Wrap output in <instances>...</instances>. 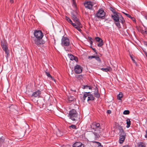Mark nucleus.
<instances>
[{
	"mask_svg": "<svg viewBox=\"0 0 147 147\" xmlns=\"http://www.w3.org/2000/svg\"><path fill=\"white\" fill-rule=\"evenodd\" d=\"M34 34L35 38H33V42L36 45V46L38 47L41 45L44 44V42L42 40L43 35L41 30L34 31Z\"/></svg>",
	"mask_w": 147,
	"mask_h": 147,
	"instance_id": "f257e3e1",
	"label": "nucleus"
},
{
	"mask_svg": "<svg viewBox=\"0 0 147 147\" xmlns=\"http://www.w3.org/2000/svg\"><path fill=\"white\" fill-rule=\"evenodd\" d=\"M78 116V113L76 111L75 109H72L69 112V117L73 121H76V118Z\"/></svg>",
	"mask_w": 147,
	"mask_h": 147,
	"instance_id": "f03ea898",
	"label": "nucleus"
},
{
	"mask_svg": "<svg viewBox=\"0 0 147 147\" xmlns=\"http://www.w3.org/2000/svg\"><path fill=\"white\" fill-rule=\"evenodd\" d=\"M95 3L91 1H85L84 3V5L86 8L90 10H93V7Z\"/></svg>",
	"mask_w": 147,
	"mask_h": 147,
	"instance_id": "7ed1b4c3",
	"label": "nucleus"
},
{
	"mask_svg": "<svg viewBox=\"0 0 147 147\" xmlns=\"http://www.w3.org/2000/svg\"><path fill=\"white\" fill-rule=\"evenodd\" d=\"M105 13L102 9H100L95 14V16L102 19L105 18Z\"/></svg>",
	"mask_w": 147,
	"mask_h": 147,
	"instance_id": "20e7f679",
	"label": "nucleus"
},
{
	"mask_svg": "<svg viewBox=\"0 0 147 147\" xmlns=\"http://www.w3.org/2000/svg\"><path fill=\"white\" fill-rule=\"evenodd\" d=\"M70 41L69 39L67 37L63 36L61 39V45L63 47H67L69 46Z\"/></svg>",
	"mask_w": 147,
	"mask_h": 147,
	"instance_id": "39448f33",
	"label": "nucleus"
},
{
	"mask_svg": "<svg viewBox=\"0 0 147 147\" xmlns=\"http://www.w3.org/2000/svg\"><path fill=\"white\" fill-rule=\"evenodd\" d=\"M91 128L94 131H101V127L98 123L96 122L93 123L91 125Z\"/></svg>",
	"mask_w": 147,
	"mask_h": 147,
	"instance_id": "423d86ee",
	"label": "nucleus"
},
{
	"mask_svg": "<svg viewBox=\"0 0 147 147\" xmlns=\"http://www.w3.org/2000/svg\"><path fill=\"white\" fill-rule=\"evenodd\" d=\"M75 23H71V24L75 28L79 31H81L80 28L82 27V25L80 22H75Z\"/></svg>",
	"mask_w": 147,
	"mask_h": 147,
	"instance_id": "0eeeda50",
	"label": "nucleus"
},
{
	"mask_svg": "<svg viewBox=\"0 0 147 147\" xmlns=\"http://www.w3.org/2000/svg\"><path fill=\"white\" fill-rule=\"evenodd\" d=\"M74 71L76 74L81 73L82 71V67L79 65H76L74 67Z\"/></svg>",
	"mask_w": 147,
	"mask_h": 147,
	"instance_id": "6e6552de",
	"label": "nucleus"
},
{
	"mask_svg": "<svg viewBox=\"0 0 147 147\" xmlns=\"http://www.w3.org/2000/svg\"><path fill=\"white\" fill-rule=\"evenodd\" d=\"M119 14V13H117L114 15H112V17L115 22H118L119 21V16L118 15Z\"/></svg>",
	"mask_w": 147,
	"mask_h": 147,
	"instance_id": "1a4fd4ad",
	"label": "nucleus"
},
{
	"mask_svg": "<svg viewBox=\"0 0 147 147\" xmlns=\"http://www.w3.org/2000/svg\"><path fill=\"white\" fill-rule=\"evenodd\" d=\"M93 132V134L94 136V139L95 140H96L98 139L100 137V135H101V131H95Z\"/></svg>",
	"mask_w": 147,
	"mask_h": 147,
	"instance_id": "9d476101",
	"label": "nucleus"
},
{
	"mask_svg": "<svg viewBox=\"0 0 147 147\" xmlns=\"http://www.w3.org/2000/svg\"><path fill=\"white\" fill-rule=\"evenodd\" d=\"M84 145L79 142H75L73 145V147H84Z\"/></svg>",
	"mask_w": 147,
	"mask_h": 147,
	"instance_id": "9b49d317",
	"label": "nucleus"
},
{
	"mask_svg": "<svg viewBox=\"0 0 147 147\" xmlns=\"http://www.w3.org/2000/svg\"><path fill=\"white\" fill-rule=\"evenodd\" d=\"M41 92L40 90H38L34 92L33 93L32 96L34 97H37L40 95Z\"/></svg>",
	"mask_w": 147,
	"mask_h": 147,
	"instance_id": "f8f14e48",
	"label": "nucleus"
},
{
	"mask_svg": "<svg viewBox=\"0 0 147 147\" xmlns=\"http://www.w3.org/2000/svg\"><path fill=\"white\" fill-rule=\"evenodd\" d=\"M2 49L5 51V53L7 55L9 54V51L6 45L5 46H3L2 47Z\"/></svg>",
	"mask_w": 147,
	"mask_h": 147,
	"instance_id": "ddd939ff",
	"label": "nucleus"
},
{
	"mask_svg": "<svg viewBox=\"0 0 147 147\" xmlns=\"http://www.w3.org/2000/svg\"><path fill=\"white\" fill-rule=\"evenodd\" d=\"M94 98L91 94H89L88 98H87V101H92L94 100Z\"/></svg>",
	"mask_w": 147,
	"mask_h": 147,
	"instance_id": "4468645a",
	"label": "nucleus"
},
{
	"mask_svg": "<svg viewBox=\"0 0 147 147\" xmlns=\"http://www.w3.org/2000/svg\"><path fill=\"white\" fill-rule=\"evenodd\" d=\"M126 137L120 136L119 142L120 144H122L124 141Z\"/></svg>",
	"mask_w": 147,
	"mask_h": 147,
	"instance_id": "2eb2a0df",
	"label": "nucleus"
},
{
	"mask_svg": "<svg viewBox=\"0 0 147 147\" xmlns=\"http://www.w3.org/2000/svg\"><path fill=\"white\" fill-rule=\"evenodd\" d=\"M94 95L95 97L98 98L100 97V94L97 89H95V90Z\"/></svg>",
	"mask_w": 147,
	"mask_h": 147,
	"instance_id": "dca6fc26",
	"label": "nucleus"
},
{
	"mask_svg": "<svg viewBox=\"0 0 147 147\" xmlns=\"http://www.w3.org/2000/svg\"><path fill=\"white\" fill-rule=\"evenodd\" d=\"M45 73L48 77L51 78L52 80L55 82V80L51 76L49 72L45 71Z\"/></svg>",
	"mask_w": 147,
	"mask_h": 147,
	"instance_id": "f3484780",
	"label": "nucleus"
},
{
	"mask_svg": "<svg viewBox=\"0 0 147 147\" xmlns=\"http://www.w3.org/2000/svg\"><path fill=\"white\" fill-rule=\"evenodd\" d=\"M72 19L75 22H79V19L77 18L76 16L74 14H73L72 16Z\"/></svg>",
	"mask_w": 147,
	"mask_h": 147,
	"instance_id": "a211bd4d",
	"label": "nucleus"
},
{
	"mask_svg": "<svg viewBox=\"0 0 147 147\" xmlns=\"http://www.w3.org/2000/svg\"><path fill=\"white\" fill-rule=\"evenodd\" d=\"M90 93V92H85L83 96V98L84 100H85L86 98L87 97L88 98L89 94Z\"/></svg>",
	"mask_w": 147,
	"mask_h": 147,
	"instance_id": "6ab92c4d",
	"label": "nucleus"
},
{
	"mask_svg": "<svg viewBox=\"0 0 147 147\" xmlns=\"http://www.w3.org/2000/svg\"><path fill=\"white\" fill-rule=\"evenodd\" d=\"M126 123L127 124L126 127L128 128L130 127L131 124V121L130 119L128 118L126 120Z\"/></svg>",
	"mask_w": 147,
	"mask_h": 147,
	"instance_id": "aec40b11",
	"label": "nucleus"
},
{
	"mask_svg": "<svg viewBox=\"0 0 147 147\" xmlns=\"http://www.w3.org/2000/svg\"><path fill=\"white\" fill-rule=\"evenodd\" d=\"M110 67H109L107 68H102L101 69L104 71L107 72L108 71H110Z\"/></svg>",
	"mask_w": 147,
	"mask_h": 147,
	"instance_id": "412c9836",
	"label": "nucleus"
},
{
	"mask_svg": "<svg viewBox=\"0 0 147 147\" xmlns=\"http://www.w3.org/2000/svg\"><path fill=\"white\" fill-rule=\"evenodd\" d=\"M119 136H123L126 137V134L124 130L119 132Z\"/></svg>",
	"mask_w": 147,
	"mask_h": 147,
	"instance_id": "4be33fe9",
	"label": "nucleus"
},
{
	"mask_svg": "<svg viewBox=\"0 0 147 147\" xmlns=\"http://www.w3.org/2000/svg\"><path fill=\"white\" fill-rule=\"evenodd\" d=\"M138 147H146L145 144L143 142H140L139 143Z\"/></svg>",
	"mask_w": 147,
	"mask_h": 147,
	"instance_id": "5701e85b",
	"label": "nucleus"
},
{
	"mask_svg": "<svg viewBox=\"0 0 147 147\" xmlns=\"http://www.w3.org/2000/svg\"><path fill=\"white\" fill-rule=\"evenodd\" d=\"M123 94L122 92H119V94L117 96V98L119 100H121V98L123 97Z\"/></svg>",
	"mask_w": 147,
	"mask_h": 147,
	"instance_id": "b1692460",
	"label": "nucleus"
},
{
	"mask_svg": "<svg viewBox=\"0 0 147 147\" xmlns=\"http://www.w3.org/2000/svg\"><path fill=\"white\" fill-rule=\"evenodd\" d=\"M65 19L70 24H71V23L72 22L71 20L68 17L66 16L65 17Z\"/></svg>",
	"mask_w": 147,
	"mask_h": 147,
	"instance_id": "393cba45",
	"label": "nucleus"
},
{
	"mask_svg": "<svg viewBox=\"0 0 147 147\" xmlns=\"http://www.w3.org/2000/svg\"><path fill=\"white\" fill-rule=\"evenodd\" d=\"M119 16V18L120 20L121 21V23L122 24H123V23L125 22V20L124 19H123V18L122 17V16L121 15H120Z\"/></svg>",
	"mask_w": 147,
	"mask_h": 147,
	"instance_id": "a878e982",
	"label": "nucleus"
},
{
	"mask_svg": "<svg viewBox=\"0 0 147 147\" xmlns=\"http://www.w3.org/2000/svg\"><path fill=\"white\" fill-rule=\"evenodd\" d=\"M98 46L99 47H102L103 44V40H101V41L98 42Z\"/></svg>",
	"mask_w": 147,
	"mask_h": 147,
	"instance_id": "bb28decb",
	"label": "nucleus"
},
{
	"mask_svg": "<svg viewBox=\"0 0 147 147\" xmlns=\"http://www.w3.org/2000/svg\"><path fill=\"white\" fill-rule=\"evenodd\" d=\"M92 87L89 86L87 85L83 86V88L84 89L88 88L89 89H91L92 88Z\"/></svg>",
	"mask_w": 147,
	"mask_h": 147,
	"instance_id": "cd10ccee",
	"label": "nucleus"
},
{
	"mask_svg": "<svg viewBox=\"0 0 147 147\" xmlns=\"http://www.w3.org/2000/svg\"><path fill=\"white\" fill-rule=\"evenodd\" d=\"M93 142L96 143L97 144V147H103V146L101 145V143L95 141Z\"/></svg>",
	"mask_w": 147,
	"mask_h": 147,
	"instance_id": "c85d7f7f",
	"label": "nucleus"
},
{
	"mask_svg": "<svg viewBox=\"0 0 147 147\" xmlns=\"http://www.w3.org/2000/svg\"><path fill=\"white\" fill-rule=\"evenodd\" d=\"M69 57L70 59L71 60H73L74 58V56L72 54H68Z\"/></svg>",
	"mask_w": 147,
	"mask_h": 147,
	"instance_id": "c756f323",
	"label": "nucleus"
},
{
	"mask_svg": "<svg viewBox=\"0 0 147 147\" xmlns=\"http://www.w3.org/2000/svg\"><path fill=\"white\" fill-rule=\"evenodd\" d=\"M130 113L129 111L128 110H125L123 112L124 115H128Z\"/></svg>",
	"mask_w": 147,
	"mask_h": 147,
	"instance_id": "7c9ffc66",
	"label": "nucleus"
},
{
	"mask_svg": "<svg viewBox=\"0 0 147 147\" xmlns=\"http://www.w3.org/2000/svg\"><path fill=\"white\" fill-rule=\"evenodd\" d=\"M115 24V25H116V26L118 27V28H121V26L120 23L119 22H116Z\"/></svg>",
	"mask_w": 147,
	"mask_h": 147,
	"instance_id": "2f4dec72",
	"label": "nucleus"
},
{
	"mask_svg": "<svg viewBox=\"0 0 147 147\" xmlns=\"http://www.w3.org/2000/svg\"><path fill=\"white\" fill-rule=\"evenodd\" d=\"M95 39L96 41L98 42L101 41V40H102L101 38L98 37H96L95 38Z\"/></svg>",
	"mask_w": 147,
	"mask_h": 147,
	"instance_id": "473e14b6",
	"label": "nucleus"
},
{
	"mask_svg": "<svg viewBox=\"0 0 147 147\" xmlns=\"http://www.w3.org/2000/svg\"><path fill=\"white\" fill-rule=\"evenodd\" d=\"M71 128L73 129H76V126L74 125H71L70 126H69Z\"/></svg>",
	"mask_w": 147,
	"mask_h": 147,
	"instance_id": "72a5a7b5",
	"label": "nucleus"
},
{
	"mask_svg": "<svg viewBox=\"0 0 147 147\" xmlns=\"http://www.w3.org/2000/svg\"><path fill=\"white\" fill-rule=\"evenodd\" d=\"M118 129L119 130V132H120V131H122L124 130L123 129L122 127L121 126H119L118 127Z\"/></svg>",
	"mask_w": 147,
	"mask_h": 147,
	"instance_id": "f704fd0d",
	"label": "nucleus"
},
{
	"mask_svg": "<svg viewBox=\"0 0 147 147\" xmlns=\"http://www.w3.org/2000/svg\"><path fill=\"white\" fill-rule=\"evenodd\" d=\"M95 58L98 61H100V60L99 57H97V56H95Z\"/></svg>",
	"mask_w": 147,
	"mask_h": 147,
	"instance_id": "c9c22d12",
	"label": "nucleus"
},
{
	"mask_svg": "<svg viewBox=\"0 0 147 147\" xmlns=\"http://www.w3.org/2000/svg\"><path fill=\"white\" fill-rule=\"evenodd\" d=\"M74 99V97L73 96L70 97L68 98V100L69 101H73Z\"/></svg>",
	"mask_w": 147,
	"mask_h": 147,
	"instance_id": "e433bc0d",
	"label": "nucleus"
},
{
	"mask_svg": "<svg viewBox=\"0 0 147 147\" xmlns=\"http://www.w3.org/2000/svg\"><path fill=\"white\" fill-rule=\"evenodd\" d=\"M96 56H88V58L90 59H92L93 58H95Z\"/></svg>",
	"mask_w": 147,
	"mask_h": 147,
	"instance_id": "4c0bfd02",
	"label": "nucleus"
},
{
	"mask_svg": "<svg viewBox=\"0 0 147 147\" xmlns=\"http://www.w3.org/2000/svg\"><path fill=\"white\" fill-rule=\"evenodd\" d=\"M111 10L112 11L113 13L114 14L117 13L115 11V10L114 9H113L112 8H111Z\"/></svg>",
	"mask_w": 147,
	"mask_h": 147,
	"instance_id": "58836bf2",
	"label": "nucleus"
},
{
	"mask_svg": "<svg viewBox=\"0 0 147 147\" xmlns=\"http://www.w3.org/2000/svg\"><path fill=\"white\" fill-rule=\"evenodd\" d=\"M124 13L128 17H129V18H132L131 16L130 15H129V14L126 13Z\"/></svg>",
	"mask_w": 147,
	"mask_h": 147,
	"instance_id": "ea45409f",
	"label": "nucleus"
},
{
	"mask_svg": "<svg viewBox=\"0 0 147 147\" xmlns=\"http://www.w3.org/2000/svg\"><path fill=\"white\" fill-rule=\"evenodd\" d=\"M130 57L131 58L133 62L135 63H136V61L132 57V56L131 55H130Z\"/></svg>",
	"mask_w": 147,
	"mask_h": 147,
	"instance_id": "a19ab883",
	"label": "nucleus"
},
{
	"mask_svg": "<svg viewBox=\"0 0 147 147\" xmlns=\"http://www.w3.org/2000/svg\"><path fill=\"white\" fill-rule=\"evenodd\" d=\"M74 60L75 61H76V62H78V58L74 56Z\"/></svg>",
	"mask_w": 147,
	"mask_h": 147,
	"instance_id": "79ce46f5",
	"label": "nucleus"
},
{
	"mask_svg": "<svg viewBox=\"0 0 147 147\" xmlns=\"http://www.w3.org/2000/svg\"><path fill=\"white\" fill-rule=\"evenodd\" d=\"M1 47H3V46H5L6 45H5L3 42H1Z\"/></svg>",
	"mask_w": 147,
	"mask_h": 147,
	"instance_id": "37998d69",
	"label": "nucleus"
},
{
	"mask_svg": "<svg viewBox=\"0 0 147 147\" xmlns=\"http://www.w3.org/2000/svg\"><path fill=\"white\" fill-rule=\"evenodd\" d=\"M146 134L145 135V137L147 138V129L145 131Z\"/></svg>",
	"mask_w": 147,
	"mask_h": 147,
	"instance_id": "c03bdc74",
	"label": "nucleus"
},
{
	"mask_svg": "<svg viewBox=\"0 0 147 147\" xmlns=\"http://www.w3.org/2000/svg\"><path fill=\"white\" fill-rule=\"evenodd\" d=\"M144 45L147 47V42L146 41H144Z\"/></svg>",
	"mask_w": 147,
	"mask_h": 147,
	"instance_id": "a18cd8bd",
	"label": "nucleus"
},
{
	"mask_svg": "<svg viewBox=\"0 0 147 147\" xmlns=\"http://www.w3.org/2000/svg\"><path fill=\"white\" fill-rule=\"evenodd\" d=\"M9 1L10 3H12L13 2V0H10Z\"/></svg>",
	"mask_w": 147,
	"mask_h": 147,
	"instance_id": "49530a36",
	"label": "nucleus"
},
{
	"mask_svg": "<svg viewBox=\"0 0 147 147\" xmlns=\"http://www.w3.org/2000/svg\"><path fill=\"white\" fill-rule=\"evenodd\" d=\"M144 17L147 20V14L145 15Z\"/></svg>",
	"mask_w": 147,
	"mask_h": 147,
	"instance_id": "de8ad7c7",
	"label": "nucleus"
},
{
	"mask_svg": "<svg viewBox=\"0 0 147 147\" xmlns=\"http://www.w3.org/2000/svg\"><path fill=\"white\" fill-rule=\"evenodd\" d=\"M111 113V111L110 110H108L107 111V113Z\"/></svg>",
	"mask_w": 147,
	"mask_h": 147,
	"instance_id": "09e8293b",
	"label": "nucleus"
},
{
	"mask_svg": "<svg viewBox=\"0 0 147 147\" xmlns=\"http://www.w3.org/2000/svg\"><path fill=\"white\" fill-rule=\"evenodd\" d=\"M88 38H89V39L90 41H92V38H91L90 37H89Z\"/></svg>",
	"mask_w": 147,
	"mask_h": 147,
	"instance_id": "8fccbe9b",
	"label": "nucleus"
},
{
	"mask_svg": "<svg viewBox=\"0 0 147 147\" xmlns=\"http://www.w3.org/2000/svg\"><path fill=\"white\" fill-rule=\"evenodd\" d=\"M71 90L72 91H73V92H76V90L75 89L72 90V89H71Z\"/></svg>",
	"mask_w": 147,
	"mask_h": 147,
	"instance_id": "3c124183",
	"label": "nucleus"
},
{
	"mask_svg": "<svg viewBox=\"0 0 147 147\" xmlns=\"http://www.w3.org/2000/svg\"><path fill=\"white\" fill-rule=\"evenodd\" d=\"M144 34H147V30H145L144 32Z\"/></svg>",
	"mask_w": 147,
	"mask_h": 147,
	"instance_id": "603ef678",
	"label": "nucleus"
},
{
	"mask_svg": "<svg viewBox=\"0 0 147 147\" xmlns=\"http://www.w3.org/2000/svg\"><path fill=\"white\" fill-rule=\"evenodd\" d=\"M3 140L1 138H0V143H1V142H2Z\"/></svg>",
	"mask_w": 147,
	"mask_h": 147,
	"instance_id": "864d4df0",
	"label": "nucleus"
},
{
	"mask_svg": "<svg viewBox=\"0 0 147 147\" xmlns=\"http://www.w3.org/2000/svg\"><path fill=\"white\" fill-rule=\"evenodd\" d=\"M144 31L145 30H142V31L141 32V33L142 34H144Z\"/></svg>",
	"mask_w": 147,
	"mask_h": 147,
	"instance_id": "5fc2aeb1",
	"label": "nucleus"
},
{
	"mask_svg": "<svg viewBox=\"0 0 147 147\" xmlns=\"http://www.w3.org/2000/svg\"><path fill=\"white\" fill-rule=\"evenodd\" d=\"M123 147H129V146L128 145H126L124 146H123Z\"/></svg>",
	"mask_w": 147,
	"mask_h": 147,
	"instance_id": "6e6d98bb",
	"label": "nucleus"
},
{
	"mask_svg": "<svg viewBox=\"0 0 147 147\" xmlns=\"http://www.w3.org/2000/svg\"><path fill=\"white\" fill-rule=\"evenodd\" d=\"M90 44H92V43H93V42H92V41H90Z\"/></svg>",
	"mask_w": 147,
	"mask_h": 147,
	"instance_id": "4d7b16f0",
	"label": "nucleus"
},
{
	"mask_svg": "<svg viewBox=\"0 0 147 147\" xmlns=\"http://www.w3.org/2000/svg\"><path fill=\"white\" fill-rule=\"evenodd\" d=\"M144 53H145V54L146 56H147V53L146 52H145Z\"/></svg>",
	"mask_w": 147,
	"mask_h": 147,
	"instance_id": "13d9d810",
	"label": "nucleus"
},
{
	"mask_svg": "<svg viewBox=\"0 0 147 147\" xmlns=\"http://www.w3.org/2000/svg\"><path fill=\"white\" fill-rule=\"evenodd\" d=\"M144 53H145V54L146 56H147V53L146 52H145Z\"/></svg>",
	"mask_w": 147,
	"mask_h": 147,
	"instance_id": "bf43d9fd",
	"label": "nucleus"
},
{
	"mask_svg": "<svg viewBox=\"0 0 147 147\" xmlns=\"http://www.w3.org/2000/svg\"><path fill=\"white\" fill-rule=\"evenodd\" d=\"M144 53H145V54L146 56H147V53L146 52H145Z\"/></svg>",
	"mask_w": 147,
	"mask_h": 147,
	"instance_id": "052dcab7",
	"label": "nucleus"
},
{
	"mask_svg": "<svg viewBox=\"0 0 147 147\" xmlns=\"http://www.w3.org/2000/svg\"><path fill=\"white\" fill-rule=\"evenodd\" d=\"M93 50L94 51H95H95H96V50H95V49H93Z\"/></svg>",
	"mask_w": 147,
	"mask_h": 147,
	"instance_id": "680f3d73",
	"label": "nucleus"
}]
</instances>
